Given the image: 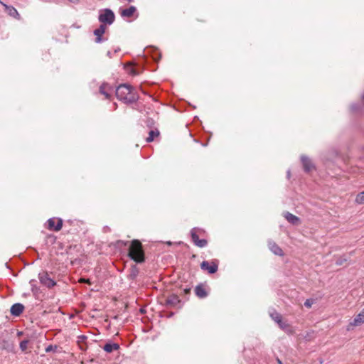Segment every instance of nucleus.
Segmentation results:
<instances>
[{
  "mask_svg": "<svg viewBox=\"0 0 364 364\" xmlns=\"http://www.w3.org/2000/svg\"><path fill=\"white\" fill-rule=\"evenodd\" d=\"M117 98L125 104H132L137 101L139 96L134 88L127 84L119 85L116 89Z\"/></svg>",
  "mask_w": 364,
  "mask_h": 364,
  "instance_id": "nucleus-1",
  "label": "nucleus"
},
{
  "mask_svg": "<svg viewBox=\"0 0 364 364\" xmlns=\"http://www.w3.org/2000/svg\"><path fill=\"white\" fill-rule=\"evenodd\" d=\"M129 257L136 263H142L145 260L144 252L141 242L138 240H133L129 247Z\"/></svg>",
  "mask_w": 364,
  "mask_h": 364,
  "instance_id": "nucleus-2",
  "label": "nucleus"
},
{
  "mask_svg": "<svg viewBox=\"0 0 364 364\" xmlns=\"http://www.w3.org/2000/svg\"><path fill=\"white\" fill-rule=\"evenodd\" d=\"M99 21L106 26L111 25L115 19V16L111 9H105L101 11L98 17Z\"/></svg>",
  "mask_w": 364,
  "mask_h": 364,
  "instance_id": "nucleus-3",
  "label": "nucleus"
},
{
  "mask_svg": "<svg viewBox=\"0 0 364 364\" xmlns=\"http://www.w3.org/2000/svg\"><path fill=\"white\" fill-rule=\"evenodd\" d=\"M200 268L203 271L208 272L209 274H214L218 271V262L217 260L203 261L200 264Z\"/></svg>",
  "mask_w": 364,
  "mask_h": 364,
  "instance_id": "nucleus-4",
  "label": "nucleus"
},
{
  "mask_svg": "<svg viewBox=\"0 0 364 364\" xmlns=\"http://www.w3.org/2000/svg\"><path fill=\"white\" fill-rule=\"evenodd\" d=\"M47 225L49 230L58 232L63 227V220L60 218H50L47 221Z\"/></svg>",
  "mask_w": 364,
  "mask_h": 364,
  "instance_id": "nucleus-5",
  "label": "nucleus"
},
{
  "mask_svg": "<svg viewBox=\"0 0 364 364\" xmlns=\"http://www.w3.org/2000/svg\"><path fill=\"white\" fill-rule=\"evenodd\" d=\"M39 280L42 284L48 288H51L56 284L55 282L48 276V273L39 274Z\"/></svg>",
  "mask_w": 364,
  "mask_h": 364,
  "instance_id": "nucleus-6",
  "label": "nucleus"
},
{
  "mask_svg": "<svg viewBox=\"0 0 364 364\" xmlns=\"http://www.w3.org/2000/svg\"><path fill=\"white\" fill-rule=\"evenodd\" d=\"M0 4L4 7L5 11L7 12L9 16H10L11 17H13L17 20L21 19V16H20L19 13L14 6H9L6 4H4V2H2L1 0H0Z\"/></svg>",
  "mask_w": 364,
  "mask_h": 364,
  "instance_id": "nucleus-7",
  "label": "nucleus"
},
{
  "mask_svg": "<svg viewBox=\"0 0 364 364\" xmlns=\"http://www.w3.org/2000/svg\"><path fill=\"white\" fill-rule=\"evenodd\" d=\"M270 316L282 329L284 330L289 327V325L286 322L283 321L282 315L278 312L274 311L272 313Z\"/></svg>",
  "mask_w": 364,
  "mask_h": 364,
  "instance_id": "nucleus-8",
  "label": "nucleus"
},
{
  "mask_svg": "<svg viewBox=\"0 0 364 364\" xmlns=\"http://www.w3.org/2000/svg\"><path fill=\"white\" fill-rule=\"evenodd\" d=\"M268 247L269 250L276 255L283 256L284 252L280 247L274 241H268Z\"/></svg>",
  "mask_w": 364,
  "mask_h": 364,
  "instance_id": "nucleus-9",
  "label": "nucleus"
},
{
  "mask_svg": "<svg viewBox=\"0 0 364 364\" xmlns=\"http://www.w3.org/2000/svg\"><path fill=\"white\" fill-rule=\"evenodd\" d=\"M106 26L101 24L100 27L94 31V35L96 36L95 43H100L103 41L102 36L105 33Z\"/></svg>",
  "mask_w": 364,
  "mask_h": 364,
  "instance_id": "nucleus-10",
  "label": "nucleus"
},
{
  "mask_svg": "<svg viewBox=\"0 0 364 364\" xmlns=\"http://www.w3.org/2000/svg\"><path fill=\"white\" fill-rule=\"evenodd\" d=\"M284 217L291 224L298 225L301 223V220L297 216L290 213L289 212L284 213Z\"/></svg>",
  "mask_w": 364,
  "mask_h": 364,
  "instance_id": "nucleus-11",
  "label": "nucleus"
},
{
  "mask_svg": "<svg viewBox=\"0 0 364 364\" xmlns=\"http://www.w3.org/2000/svg\"><path fill=\"white\" fill-rule=\"evenodd\" d=\"M112 90V87L107 83H103L100 87V92L103 95L106 99H109L111 97Z\"/></svg>",
  "mask_w": 364,
  "mask_h": 364,
  "instance_id": "nucleus-12",
  "label": "nucleus"
},
{
  "mask_svg": "<svg viewBox=\"0 0 364 364\" xmlns=\"http://www.w3.org/2000/svg\"><path fill=\"white\" fill-rule=\"evenodd\" d=\"M23 310H24L23 305L20 303H16V304H14V305H12V306L11 307L10 311L13 316H18L22 314Z\"/></svg>",
  "mask_w": 364,
  "mask_h": 364,
  "instance_id": "nucleus-13",
  "label": "nucleus"
},
{
  "mask_svg": "<svg viewBox=\"0 0 364 364\" xmlns=\"http://www.w3.org/2000/svg\"><path fill=\"white\" fill-rule=\"evenodd\" d=\"M301 161L305 171L309 172L314 168L311 161L307 156H301Z\"/></svg>",
  "mask_w": 364,
  "mask_h": 364,
  "instance_id": "nucleus-14",
  "label": "nucleus"
},
{
  "mask_svg": "<svg viewBox=\"0 0 364 364\" xmlns=\"http://www.w3.org/2000/svg\"><path fill=\"white\" fill-rule=\"evenodd\" d=\"M136 11V9L134 6H131L127 9H122L120 11V15L123 18H131L134 16V13Z\"/></svg>",
  "mask_w": 364,
  "mask_h": 364,
  "instance_id": "nucleus-15",
  "label": "nucleus"
},
{
  "mask_svg": "<svg viewBox=\"0 0 364 364\" xmlns=\"http://www.w3.org/2000/svg\"><path fill=\"white\" fill-rule=\"evenodd\" d=\"M195 293L200 299L205 298L208 296V292L203 284L197 285L195 288Z\"/></svg>",
  "mask_w": 364,
  "mask_h": 364,
  "instance_id": "nucleus-16",
  "label": "nucleus"
},
{
  "mask_svg": "<svg viewBox=\"0 0 364 364\" xmlns=\"http://www.w3.org/2000/svg\"><path fill=\"white\" fill-rule=\"evenodd\" d=\"M364 323V309L363 311L359 313L353 319L352 322L350 323V326H358Z\"/></svg>",
  "mask_w": 364,
  "mask_h": 364,
  "instance_id": "nucleus-17",
  "label": "nucleus"
},
{
  "mask_svg": "<svg viewBox=\"0 0 364 364\" xmlns=\"http://www.w3.org/2000/svg\"><path fill=\"white\" fill-rule=\"evenodd\" d=\"M181 302L178 296L176 294L170 295L166 299V304L173 306H177Z\"/></svg>",
  "mask_w": 364,
  "mask_h": 364,
  "instance_id": "nucleus-18",
  "label": "nucleus"
},
{
  "mask_svg": "<svg viewBox=\"0 0 364 364\" xmlns=\"http://www.w3.org/2000/svg\"><path fill=\"white\" fill-rule=\"evenodd\" d=\"M119 346L117 343H106L103 349L107 353H112L114 350L119 349Z\"/></svg>",
  "mask_w": 364,
  "mask_h": 364,
  "instance_id": "nucleus-19",
  "label": "nucleus"
},
{
  "mask_svg": "<svg viewBox=\"0 0 364 364\" xmlns=\"http://www.w3.org/2000/svg\"><path fill=\"white\" fill-rule=\"evenodd\" d=\"M9 343L3 334L0 335V350L9 349Z\"/></svg>",
  "mask_w": 364,
  "mask_h": 364,
  "instance_id": "nucleus-20",
  "label": "nucleus"
},
{
  "mask_svg": "<svg viewBox=\"0 0 364 364\" xmlns=\"http://www.w3.org/2000/svg\"><path fill=\"white\" fill-rule=\"evenodd\" d=\"M159 135V132L158 129L151 130L149 133V136L146 138L147 142H151L154 141V138Z\"/></svg>",
  "mask_w": 364,
  "mask_h": 364,
  "instance_id": "nucleus-21",
  "label": "nucleus"
},
{
  "mask_svg": "<svg viewBox=\"0 0 364 364\" xmlns=\"http://www.w3.org/2000/svg\"><path fill=\"white\" fill-rule=\"evenodd\" d=\"M139 274V269L136 267V265H134L130 269V272L129 274V278L130 279H134Z\"/></svg>",
  "mask_w": 364,
  "mask_h": 364,
  "instance_id": "nucleus-22",
  "label": "nucleus"
},
{
  "mask_svg": "<svg viewBox=\"0 0 364 364\" xmlns=\"http://www.w3.org/2000/svg\"><path fill=\"white\" fill-rule=\"evenodd\" d=\"M350 259V257H348L346 255H342L337 258L336 261V264L338 266H341L344 264H346L348 259Z\"/></svg>",
  "mask_w": 364,
  "mask_h": 364,
  "instance_id": "nucleus-23",
  "label": "nucleus"
},
{
  "mask_svg": "<svg viewBox=\"0 0 364 364\" xmlns=\"http://www.w3.org/2000/svg\"><path fill=\"white\" fill-rule=\"evenodd\" d=\"M197 232H198V230L196 228H193L191 231V239L194 244L196 243V242L199 240V237H198Z\"/></svg>",
  "mask_w": 364,
  "mask_h": 364,
  "instance_id": "nucleus-24",
  "label": "nucleus"
},
{
  "mask_svg": "<svg viewBox=\"0 0 364 364\" xmlns=\"http://www.w3.org/2000/svg\"><path fill=\"white\" fill-rule=\"evenodd\" d=\"M28 340H23L21 341L19 347L22 352H26L28 349Z\"/></svg>",
  "mask_w": 364,
  "mask_h": 364,
  "instance_id": "nucleus-25",
  "label": "nucleus"
},
{
  "mask_svg": "<svg viewBox=\"0 0 364 364\" xmlns=\"http://www.w3.org/2000/svg\"><path fill=\"white\" fill-rule=\"evenodd\" d=\"M355 203L358 204H363L364 203V191L358 193L355 198Z\"/></svg>",
  "mask_w": 364,
  "mask_h": 364,
  "instance_id": "nucleus-26",
  "label": "nucleus"
},
{
  "mask_svg": "<svg viewBox=\"0 0 364 364\" xmlns=\"http://www.w3.org/2000/svg\"><path fill=\"white\" fill-rule=\"evenodd\" d=\"M208 241L205 239H199L198 241L195 243V245L198 246V247H204L207 245Z\"/></svg>",
  "mask_w": 364,
  "mask_h": 364,
  "instance_id": "nucleus-27",
  "label": "nucleus"
},
{
  "mask_svg": "<svg viewBox=\"0 0 364 364\" xmlns=\"http://www.w3.org/2000/svg\"><path fill=\"white\" fill-rule=\"evenodd\" d=\"M57 348V346L49 345L48 347L46 348V352L50 353L51 351H55Z\"/></svg>",
  "mask_w": 364,
  "mask_h": 364,
  "instance_id": "nucleus-28",
  "label": "nucleus"
},
{
  "mask_svg": "<svg viewBox=\"0 0 364 364\" xmlns=\"http://www.w3.org/2000/svg\"><path fill=\"white\" fill-rule=\"evenodd\" d=\"M314 301L312 299H306L304 302V306L307 308H311Z\"/></svg>",
  "mask_w": 364,
  "mask_h": 364,
  "instance_id": "nucleus-29",
  "label": "nucleus"
},
{
  "mask_svg": "<svg viewBox=\"0 0 364 364\" xmlns=\"http://www.w3.org/2000/svg\"><path fill=\"white\" fill-rule=\"evenodd\" d=\"M154 124V120L153 119H148L147 120V126L151 127Z\"/></svg>",
  "mask_w": 364,
  "mask_h": 364,
  "instance_id": "nucleus-30",
  "label": "nucleus"
},
{
  "mask_svg": "<svg viewBox=\"0 0 364 364\" xmlns=\"http://www.w3.org/2000/svg\"><path fill=\"white\" fill-rule=\"evenodd\" d=\"M80 282H87V283H90L89 279H80Z\"/></svg>",
  "mask_w": 364,
  "mask_h": 364,
  "instance_id": "nucleus-31",
  "label": "nucleus"
},
{
  "mask_svg": "<svg viewBox=\"0 0 364 364\" xmlns=\"http://www.w3.org/2000/svg\"><path fill=\"white\" fill-rule=\"evenodd\" d=\"M68 1L73 4H77L79 2V0H68Z\"/></svg>",
  "mask_w": 364,
  "mask_h": 364,
  "instance_id": "nucleus-32",
  "label": "nucleus"
},
{
  "mask_svg": "<svg viewBox=\"0 0 364 364\" xmlns=\"http://www.w3.org/2000/svg\"><path fill=\"white\" fill-rule=\"evenodd\" d=\"M190 291H191V289H186L184 290V291H185V293H186V294H188V293L190 292Z\"/></svg>",
  "mask_w": 364,
  "mask_h": 364,
  "instance_id": "nucleus-33",
  "label": "nucleus"
},
{
  "mask_svg": "<svg viewBox=\"0 0 364 364\" xmlns=\"http://www.w3.org/2000/svg\"><path fill=\"white\" fill-rule=\"evenodd\" d=\"M277 362L279 364H282V361L279 359H277Z\"/></svg>",
  "mask_w": 364,
  "mask_h": 364,
  "instance_id": "nucleus-34",
  "label": "nucleus"
},
{
  "mask_svg": "<svg viewBox=\"0 0 364 364\" xmlns=\"http://www.w3.org/2000/svg\"><path fill=\"white\" fill-rule=\"evenodd\" d=\"M167 244H168V245H171V242H167Z\"/></svg>",
  "mask_w": 364,
  "mask_h": 364,
  "instance_id": "nucleus-35",
  "label": "nucleus"
},
{
  "mask_svg": "<svg viewBox=\"0 0 364 364\" xmlns=\"http://www.w3.org/2000/svg\"><path fill=\"white\" fill-rule=\"evenodd\" d=\"M362 98H363V100L364 101V94L363 95Z\"/></svg>",
  "mask_w": 364,
  "mask_h": 364,
  "instance_id": "nucleus-36",
  "label": "nucleus"
},
{
  "mask_svg": "<svg viewBox=\"0 0 364 364\" xmlns=\"http://www.w3.org/2000/svg\"><path fill=\"white\" fill-rule=\"evenodd\" d=\"M127 1H128L129 2H131V1H132V0H127Z\"/></svg>",
  "mask_w": 364,
  "mask_h": 364,
  "instance_id": "nucleus-37",
  "label": "nucleus"
}]
</instances>
